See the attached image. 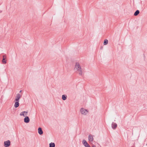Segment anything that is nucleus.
Returning <instances> with one entry per match:
<instances>
[{
    "label": "nucleus",
    "mask_w": 147,
    "mask_h": 147,
    "mask_svg": "<svg viewBox=\"0 0 147 147\" xmlns=\"http://www.w3.org/2000/svg\"><path fill=\"white\" fill-rule=\"evenodd\" d=\"M75 70L78 71V73L80 75L82 76V70L81 67L79 63L76 62L74 69Z\"/></svg>",
    "instance_id": "nucleus-1"
},
{
    "label": "nucleus",
    "mask_w": 147,
    "mask_h": 147,
    "mask_svg": "<svg viewBox=\"0 0 147 147\" xmlns=\"http://www.w3.org/2000/svg\"><path fill=\"white\" fill-rule=\"evenodd\" d=\"M80 111L81 113L84 115H86L87 114L88 111L87 110L84 108H82L80 110Z\"/></svg>",
    "instance_id": "nucleus-2"
},
{
    "label": "nucleus",
    "mask_w": 147,
    "mask_h": 147,
    "mask_svg": "<svg viewBox=\"0 0 147 147\" xmlns=\"http://www.w3.org/2000/svg\"><path fill=\"white\" fill-rule=\"evenodd\" d=\"M10 141L9 140H8L4 142V146L5 147H9L10 144Z\"/></svg>",
    "instance_id": "nucleus-3"
},
{
    "label": "nucleus",
    "mask_w": 147,
    "mask_h": 147,
    "mask_svg": "<svg viewBox=\"0 0 147 147\" xmlns=\"http://www.w3.org/2000/svg\"><path fill=\"white\" fill-rule=\"evenodd\" d=\"M112 128L113 129H115L117 127V124L113 122L111 124Z\"/></svg>",
    "instance_id": "nucleus-4"
},
{
    "label": "nucleus",
    "mask_w": 147,
    "mask_h": 147,
    "mask_svg": "<svg viewBox=\"0 0 147 147\" xmlns=\"http://www.w3.org/2000/svg\"><path fill=\"white\" fill-rule=\"evenodd\" d=\"M24 121L26 123H28L30 121V119L28 117H26L24 119Z\"/></svg>",
    "instance_id": "nucleus-5"
},
{
    "label": "nucleus",
    "mask_w": 147,
    "mask_h": 147,
    "mask_svg": "<svg viewBox=\"0 0 147 147\" xmlns=\"http://www.w3.org/2000/svg\"><path fill=\"white\" fill-rule=\"evenodd\" d=\"M6 56L5 55H3V59L2 61V62L4 64H5L7 63L6 60H5L6 59Z\"/></svg>",
    "instance_id": "nucleus-6"
},
{
    "label": "nucleus",
    "mask_w": 147,
    "mask_h": 147,
    "mask_svg": "<svg viewBox=\"0 0 147 147\" xmlns=\"http://www.w3.org/2000/svg\"><path fill=\"white\" fill-rule=\"evenodd\" d=\"M16 98L15 99V100L19 101V100L21 98V96L19 94H16Z\"/></svg>",
    "instance_id": "nucleus-7"
},
{
    "label": "nucleus",
    "mask_w": 147,
    "mask_h": 147,
    "mask_svg": "<svg viewBox=\"0 0 147 147\" xmlns=\"http://www.w3.org/2000/svg\"><path fill=\"white\" fill-rule=\"evenodd\" d=\"M38 134L40 135H42L43 133V131L41 127H39L38 129Z\"/></svg>",
    "instance_id": "nucleus-8"
},
{
    "label": "nucleus",
    "mask_w": 147,
    "mask_h": 147,
    "mask_svg": "<svg viewBox=\"0 0 147 147\" xmlns=\"http://www.w3.org/2000/svg\"><path fill=\"white\" fill-rule=\"evenodd\" d=\"M15 101L14 106L15 108H17L19 106V101L15 100Z\"/></svg>",
    "instance_id": "nucleus-9"
},
{
    "label": "nucleus",
    "mask_w": 147,
    "mask_h": 147,
    "mask_svg": "<svg viewBox=\"0 0 147 147\" xmlns=\"http://www.w3.org/2000/svg\"><path fill=\"white\" fill-rule=\"evenodd\" d=\"M88 140L89 141L92 142L93 140V138L91 135H89L88 136Z\"/></svg>",
    "instance_id": "nucleus-10"
},
{
    "label": "nucleus",
    "mask_w": 147,
    "mask_h": 147,
    "mask_svg": "<svg viewBox=\"0 0 147 147\" xmlns=\"http://www.w3.org/2000/svg\"><path fill=\"white\" fill-rule=\"evenodd\" d=\"M82 143L85 147L88 144L85 140H83Z\"/></svg>",
    "instance_id": "nucleus-11"
},
{
    "label": "nucleus",
    "mask_w": 147,
    "mask_h": 147,
    "mask_svg": "<svg viewBox=\"0 0 147 147\" xmlns=\"http://www.w3.org/2000/svg\"><path fill=\"white\" fill-rule=\"evenodd\" d=\"M67 95H65V94L63 95H62V99H63V100H65L67 99Z\"/></svg>",
    "instance_id": "nucleus-12"
},
{
    "label": "nucleus",
    "mask_w": 147,
    "mask_h": 147,
    "mask_svg": "<svg viewBox=\"0 0 147 147\" xmlns=\"http://www.w3.org/2000/svg\"><path fill=\"white\" fill-rule=\"evenodd\" d=\"M140 13V11L138 10H137L134 13V16H137Z\"/></svg>",
    "instance_id": "nucleus-13"
},
{
    "label": "nucleus",
    "mask_w": 147,
    "mask_h": 147,
    "mask_svg": "<svg viewBox=\"0 0 147 147\" xmlns=\"http://www.w3.org/2000/svg\"><path fill=\"white\" fill-rule=\"evenodd\" d=\"M55 144L54 143L51 142L49 144V147H55Z\"/></svg>",
    "instance_id": "nucleus-14"
},
{
    "label": "nucleus",
    "mask_w": 147,
    "mask_h": 147,
    "mask_svg": "<svg viewBox=\"0 0 147 147\" xmlns=\"http://www.w3.org/2000/svg\"><path fill=\"white\" fill-rule=\"evenodd\" d=\"M108 40L107 39H105L104 40V44L105 45H107L108 43Z\"/></svg>",
    "instance_id": "nucleus-15"
},
{
    "label": "nucleus",
    "mask_w": 147,
    "mask_h": 147,
    "mask_svg": "<svg viewBox=\"0 0 147 147\" xmlns=\"http://www.w3.org/2000/svg\"><path fill=\"white\" fill-rule=\"evenodd\" d=\"M25 111L22 112L20 114V116H23L24 117L25 116L24 115V113H25Z\"/></svg>",
    "instance_id": "nucleus-16"
},
{
    "label": "nucleus",
    "mask_w": 147,
    "mask_h": 147,
    "mask_svg": "<svg viewBox=\"0 0 147 147\" xmlns=\"http://www.w3.org/2000/svg\"><path fill=\"white\" fill-rule=\"evenodd\" d=\"M85 147H91L90 145L88 144V145H87L86 146H85Z\"/></svg>",
    "instance_id": "nucleus-17"
},
{
    "label": "nucleus",
    "mask_w": 147,
    "mask_h": 147,
    "mask_svg": "<svg viewBox=\"0 0 147 147\" xmlns=\"http://www.w3.org/2000/svg\"><path fill=\"white\" fill-rule=\"evenodd\" d=\"M28 113V111H26L25 112V113H26V114H27Z\"/></svg>",
    "instance_id": "nucleus-18"
},
{
    "label": "nucleus",
    "mask_w": 147,
    "mask_h": 147,
    "mask_svg": "<svg viewBox=\"0 0 147 147\" xmlns=\"http://www.w3.org/2000/svg\"><path fill=\"white\" fill-rule=\"evenodd\" d=\"M22 90H20V93L21 92H22Z\"/></svg>",
    "instance_id": "nucleus-19"
},
{
    "label": "nucleus",
    "mask_w": 147,
    "mask_h": 147,
    "mask_svg": "<svg viewBox=\"0 0 147 147\" xmlns=\"http://www.w3.org/2000/svg\"><path fill=\"white\" fill-rule=\"evenodd\" d=\"M92 147H95V146H92Z\"/></svg>",
    "instance_id": "nucleus-20"
},
{
    "label": "nucleus",
    "mask_w": 147,
    "mask_h": 147,
    "mask_svg": "<svg viewBox=\"0 0 147 147\" xmlns=\"http://www.w3.org/2000/svg\"><path fill=\"white\" fill-rule=\"evenodd\" d=\"M25 115H27V114H25Z\"/></svg>",
    "instance_id": "nucleus-21"
}]
</instances>
